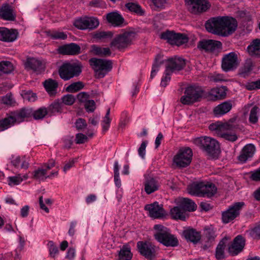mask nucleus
Listing matches in <instances>:
<instances>
[{"mask_svg":"<svg viewBox=\"0 0 260 260\" xmlns=\"http://www.w3.org/2000/svg\"><path fill=\"white\" fill-rule=\"evenodd\" d=\"M222 44L220 41L213 40H204L200 41L198 44V47L201 50L206 52H214L220 49Z\"/></svg>","mask_w":260,"mask_h":260,"instance_id":"obj_19","label":"nucleus"},{"mask_svg":"<svg viewBox=\"0 0 260 260\" xmlns=\"http://www.w3.org/2000/svg\"><path fill=\"white\" fill-rule=\"evenodd\" d=\"M61 61H58L52 64L58 67V72L60 78L64 81H68L74 77L79 76L82 72V66L77 63L65 61L60 64Z\"/></svg>","mask_w":260,"mask_h":260,"instance_id":"obj_2","label":"nucleus"},{"mask_svg":"<svg viewBox=\"0 0 260 260\" xmlns=\"http://www.w3.org/2000/svg\"><path fill=\"white\" fill-rule=\"evenodd\" d=\"M13 66L10 61H2L0 62V74H9L13 70Z\"/></svg>","mask_w":260,"mask_h":260,"instance_id":"obj_42","label":"nucleus"},{"mask_svg":"<svg viewBox=\"0 0 260 260\" xmlns=\"http://www.w3.org/2000/svg\"><path fill=\"white\" fill-rule=\"evenodd\" d=\"M205 234L207 239L210 242L214 241L217 236L215 231L212 228H206Z\"/></svg>","mask_w":260,"mask_h":260,"instance_id":"obj_49","label":"nucleus"},{"mask_svg":"<svg viewBox=\"0 0 260 260\" xmlns=\"http://www.w3.org/2000/svg\"><path fill=\"white\" fill-rule=\"evenodd\" d=\"M80 47L76 44L71 43L58 48L59 53L67 55H76L80 52Z\"/></svg>","mask_w":260,"mask_h":260,"instance_id":"obj_26","label":"nucleus"},{"mask_svg":"<svg viewBox=\"0 0 260 260\" xmlns=\"http://www.w3.org/2000/svg\"><path fill=\"white\" fill-rule=\"evenodd\" d=\"M245 204L243 202H237L230 206L229 208L222 213V221L224 223H228L233 220L239 214Z\"/></svg>","mask_w":260,"mask_h":260,"instance_id":"obj_11","label":"nucleus"},{"mask_svg":"<svg viewBox=\"0 0 260 260\" xmlns=\"http://www.w3.org/2000/svg\"><path fill=\"white\" fill-rule=\"evenodd\" d=\"M100 24V21L96 17L84 16L81 17L74 22V26L80 29L92 30L97 28Z\"/></svg>","mask_w":260,"mask_h":260,"instance_id":"obj_10","label":"nucleus"},{"mask_svg":"<svg viewBox=\"0 0 260 260\" xmlns=\"http://www.w3.org/2000/svg\"><path fill=\"white\" fill-rule=\"evenodd\" d=\"M144 189L147 194H150L158 190L160 185L154 178H146L144 183Z\"/></svg>","mask_w":260,"mask_h":260,"instance_id":"obj_27","label":"nucleus"},{"mask_svg":"<svg viewBox=\"0 0 260 260\" xmlns=\"http://www.w3.org/2000/svg\"><path fill=\"white\" fill-rule=\"evenodd\" d=\"M188 192L193 196L200 197L211 198L217 192V187L211 182H194L187 187Z\"/></svg>","mask_w":260,"mask_h":260,"instance_id":"obj_3","label":"nucleus"},{"mask_svg":"<svg viewBox=\"0 0 260 260\" xmlns=\"http://www.w3.org/2000/svg\"><path fill=\"white\" fill-rule=\"evenodd\" d=\"M59 253L58 247L50 241V256L55 257Z\"/></svg>","mask_w":260,"mask_h":260,"instance_id":"obj_59","label":"nucleus"},{"mask_svg":"<svg viewBox=\"0 0 260 260\" xmlns=\"http://www.w3.org/2000/svg\"><path fill=\"white\" fill-rule=\"evenodd\" d=\"M245 243L244 238L241 235L237 236L232 245L229 247V252L232 255H236L243 249Z\"/></svg>","mask_w":260,"mask_h":260,"instance_id":"obj_20","label":"nucleus"},{"mask_svg":"<svg viewBox=\"0 0 260 260\" xmlns=\"http://www.w3.org/2000/svg\"><path fill=\"white\" fill-rule=\"evenodd\" d=\"M85 109L87 112H93L95 109V104L93 100H89L84 104Z\"/></svg>","mask_w":260,"mask_h":260,"instance_id":"obj_57","label":"nucleus"},{"mask_svg":"<svg viewBox=\"0 0 260 260\" xmlns=\"http://www.w3.org/2000/svg\"><path fill=\"white\" fill-rule=\"evenodd\" d=\"M137 247L140 253L149 260H152L155 257V247L150 242L146 241H139Z\"/></svg>","mask_w":260,"mask_h":260,"instance_id":"obj_14","label":"nucleus"},{"mask_svg":"<svg viewBox=\"0 0 260 260\" xmlns=\"http://www.w3.org/2000/svg\"><path fill=\"white\" fill-rule=\"evenodd\" d=\"M32 116V109L31 108H22L14 113L13 118L16 121H22L25 118Z\"/></svg>","mask_w":260,"mask_h":260,"instance_id":"obj_30","label":"nucleus"},{"mask_svg":"<svg viewBox=\"0 0 260 260\" xmlns=\"http://www.w3.org/2000/svg\"><path fill=\"white\" fill-rule=\"evenodd\" d=\"M132 257L131 248L127 245H124L119 252L117 260H131Z\"/></svg>","mask_w":260,"mask_h":260,"instance_id":"obj_34","label":"nucleus"},{"mask_svg":"<svg viewBox=\"0 0 260 260\" xmlns=\"http://www.w3.org/2000/svg\"><path fill=\"white\" fill-rule=\"evenodd\" d=\"M84 84L81 81L74 82L66 88V91L68 92H76L83 88Z\"/></svg>","mask_w":260,"mask_h":260,"instance_id":"obj_41","label":"nucleus"},{"mask_svg":"<svg viewBox=\"0 0 260 260\" xmlns=\"http://www.w3.org/2000/svg\"><path fill=\"white\" fill-rule=\"evenodd\" d=\"M160 38L162 39L167 40L168 42L172 45L178 46L186 43L188 41V38L186 35L169 31L162 32L161 34Z\"/></svg>","mask_w":260,"mask_h":260,"instance_id":"obj_12","label":"nucleus"},{"mask_svg":"<svg viewBox=\"0 0 260 260\" xmlns=\"http://www.w3.org/2000/svg\"><path fill=\"white\" fill-rule=\"evenodd\" d=\"M112 37V33L111 31H97L93 36V38L99 41H104L106 39L111 38Z\"/></svg>","mask_w":260,"mask_h":260,"instance_id":"obj_47","label":"nucleus"},{"mask_svg":"<svg viewBox=\"0 0 260 260\" xmlns=\"http://www.w3.org/2000/svg\"><path fill=\"white\" fill-rule=\"evenodd\" d=\"M180 205L185 211H193L197 208L196 204L188 198L182 199L180 201Z\"/></svg>","mask_w":260,"mask_h":260,"instance_id":"obj_35","label":"nucleus"},{"mask_svg":"<svg viewBox=\"0 0 260 260\" xmlns=\"http://www.w3.org/2000/svg\"><path fill=\"white\" fill-rule=\"evenodd\" d=\"M25 67L27 70H31L37 73H41L45 69L42 62L34 57L27 59L25 63Z\"/></svg>","mask_w":260,"mask_h":260,"instance_id":"obj_23","label":"nucleus"},{"mask_svg":"<svg viewBox=\"0 0 260 260\" xmlns=\"http://www.w3.org/2000/svg\"><path fill=\"white\" fill-rule=\"evenodd\" d=\"M12 165L17 168L20 167L22 169H26L28 167V162L25 156H16L12 160Z\"/></svg>","mask_w":260,"mask_h":260,"instance_id":"obj_37","label":"nucleus"},{"mask_svg":"<svg viewBox=\"0 0 260 260\" xmlns=\"http://www.w3.org/2000/svg\"><path fill=\"white\" fill-rule=\"evenodd\" d=\"M236 118L230 119L228 122L224 123H216L211 124L209 126V128L211 131H215L218 136H219V133L222 131H232L237 128L235 124Z\"/></svg>","mask_w":260,"mask_h":260,"instance_id":"obj_16","label":"nucleus"},{"mask_svg":"<svg viewBox=\"0 0 260 260\" xmlns=\"http://www.w3.org/2000/svg\"><path fill=\"white\" fill-rule=\"evenodd\" d=\"M194 143L213 158L217 157L219 152V145L218 142L210 137L198 138L194 140Z\"/></svg>","mask_w":260,"mask_h":260,"instance_id":"obj_6","label":"nucleus"},{"mask_svg":"<svg viewBox=\"0 0 260 260\" xmlns=\"http://www.w3.org/2000/svg\"><path fill=\"white\" fill-rule=\"evenodd\" d=\"M48 114V110L45 107H41L38 110H32V116L35 119L39 120L43 119Z\"/></svg>","mask_w":260,"mask_h":260,"instance_id":"obj_44","label":"nucleus"},{"mask_svg":"<svg viewBox=\"0 0 260 260\" xmlns=\"http://www.w3.org/2000/svg\"><path fill=\"white\" fill-rule=\"evenodd\" d=\"M192 156V152L190 148H181L173 157V165L179 168L186 167L190 164Z\"/></svg>","mask_w":260,"mask_h":260,"instance_id":"obj_7","label":"nucleus"},{"mask_svg":"<svg viewBox=\"0 0 260 260\" xmlns=\"http://www.w3.org/2000/svg\"><path fill=\"white\" fill-rule=\"evenodd\" d=\"M226 88L225 86L213 88L209 92V98L213 101L223 99L226 96Z\"/></svg>","mask_w":260,"mask_h":260,"instance_id":"obj_28","label":"nucleus"},{"mask_svg":"<svg viewBox=\"0 0 260 260\" xmlns=\"http://www.w3.org/2000/svg\"><path fill=\"white\" fill-rule=\"evenodd\" d=\"M183 234L187 240L193 243H197L201 239L200 233L192 229L184 231Z\"/></svg>","mask_w":260,"mask_h":260,"instance_id":"obj_29","label":"nucleus"},{"mask_svg":"<svg viewBox=\"0 0 260 260\" xmlns=\"http://www.w3.org/2000/svg\"><path fill=\"white\" fill-rule=\"evenodd\" d=\"M89 94L85 92H81L78 94L77 98V100L80 103H86L89 100Z\"/></svg>","mask_w":260,"mask_h":260,"instance_id":"obj_61","label":"nucleus"},{"mask_svg":"<svg viewBox=\"0 0 260 260\" xmlns=\"http://www.w3.org/2000/svg\"><path fill=\"white\" fill-rule=\"evenodd\" d=\"M62 103L66 105H72L75 101V98L74 95L72 94H67L62 98Z\"/></svg>","mask_w":260,"mask_h":260,"instance_id":"obj_55","label":"nucleus"},{"mask_svg":"<svg viewBox=\"0 0 260 260\" xmlns=\"http://www.w3.org/2000/svg\"><path fill=\"white\" fill-rule=\"evenodd\" d=\"M154 229L155 230L154 237L158 242L167 247H175L178 244L177 238L167 228L161 224H155Z\"/></svg>","mask_w":260,"mask_h":260,"instance_id":"obj_4","label":"nucleus"},{"mask_svg":"<svg viewBox=\"0 0 260 260\" xmlns=\"http://www.w3.org/2000/svg\"><path fill=\"white\" fill-rule=\"evenodd\" d=\"M87 140V137L86 135L79 133L76 136L75 141L77 144H83Z\"/></svg>","mask_w":260,"mask_h":260,"instance_id":"obj_63","label":"nucleus"},{"mask_svg":"<svg viewBox=\"0 0 260 260\" xmlns=\"http://www.w3.org/2000/svg\"><path fill=\"white\" fill-rule=\"evenodd\" d=\"M49 166H47L46 169L39 168L34 172V177L39 180H44L47 178L48 169Z\"/></svg>","mask_w":260,"mask_h":260,"instance_id":"obj_40","label":"nucleus"},{"mask_svg":"<svg viewBox=\"0 0 260 260\" xmlns=\"http://www.w3.org/2000/svg\"><path fill=\"white\" fill-rule=\"evenodd\" d=\"M188 10L193 14L206 11L211 7L207 0H185Z\"/></svg>","mask_w":260,"mask_h":260,"instance_id":"obj_13","label":"nucleus"},{"mask_svg":"<svg viewBox=\"0 0 260 260\" xmlns=\"http://www.w3.org/2000/svg\"><path fill=\"white\" fill-rule=\"evenodd\" d=\"M51 37L54 39H61L64 40L67 38V36L63 32L54 31L53 32L51 35Z\"/></svg>","mask_w":260,"mask_h":260,"instance_id":"obj_60","label":"nucleus"},{"mask_svg":"<svg viewBox=\"0 0 260 260\" xmlns=\"http://www.w3.org/2000/svg\"><path fill=\"white\" fill-rule=\"evenodd\" d=\"M8 183L10 185H18L23 180V179L20 175L8 178Z\"/></svg>","mask_w":260,"mask_h":260,"instance_id":"obj_54","label":"nucleus"},{"mask_svg":"<svg viewBox=\"0 0 260 260\" xmlns=\"http://www.w3.org/2000/svg\"><path fill=\"white\" fill-rule=\"evenodd\" d=\"M61 109V103L58 101H55L51 105H50V114H55V113L60 112Z\"/></svg>","mask_w":260,"mask_h":260,"instance_id":"obj_53","label":"nucleus"},{"mask_svg":"<svg viewBox=\"0 0 260 260\" xmlns=\"http://www.w3.org/2000/svg\"><path fill=\"white\" fill-rule=\"evenodd\" d=\"M110 112V109H108L102 122V125L104 131H107L110 126V124L111 122V119L109 117Z\"/></svg>","mask_w":260,"mask_h":260,"instance_id":"obj_50","label":"nucleus"},{"mask_svg":"<svg viewBox=\"0 0 260 260\" xmlns=\"http://www.w3.org/2000/svg\"><path fill=\"white\" fill-rule=\"evenodd\" d=\"M251 56L260 57V39L254 40L247 47Z\"/></svg>","mask_w":260,"mask_h":260,"instance_id":"obj_32","label":"nucleus"},{"mask_svg":"<svg viewBox=\"0 0 260 260\" xmlns=\"http://www.w3.org/2000/svg\"><path fill=\"white\" fill-rule=\"evenodd\" d=\"M185 60L181 57H175L168 59L166 66L167 74L182 70L185 66Z\"/></svg>","mask_w":260,"mask_h":260,"instance_id":"obj_15","label":"nucleus"},{"mask_svg":"<svg viewBox=\"0 0 260 260\" xmlns=\"http://www.w3.org/2000/svg\"><path fill=\"white\" fill-rule=\"evenodd\" d=\"M250 234L254 239L260 238V223L256 225L250 231Z\"/></svg>","mask_w":260,"mask_h":260,"instance_id":"obj_56","label":"nucleus"},{"mask_svg":"<svg viewBox=\"0 0 260 260\" xmlns=\"http://www.w3.org/2000/svg\"><path fill=\"white\" fill-rule=\"evenodd\" d=\"M2 103L6 105H12L13 102L12 95L11 93L7 94L4 96L2 99Z\"/></svg>","mask_w":260,"mask_h":260,"instance_id":"obj_58","label":"nucleus"},{"mask_svg":"<svg viewBox=\"0 0 260 260\" xmlns=\"http://www.w3.org/2000/svg\"><path fill=\"white\" fill-rule=\"evenodd\" d=\"M125 7L131 12L134 13L137 15L143 16L145 14V11L141 6L137 3H128L125 4Z\"/></svg>","mask_w":260,"mask_h":260,"instance_id":"obj_36","label":"nucleus"},{"mask_svg":"<svg viewBox=\"0 0 260 260\" xmlns=\"http://www.w3.org/2000/svg\"><path fill=\"white\" fill-rule=\"evenodd\" d=\"M255 152V146L252 144H248L241 150L238 159L240 162L244 163L253 156Z\"/></svg>","mask_w":260,"mask_h":260,"instance_id":"obj_21","label":"nucleus"},{"mask_svg":"<svg viewBox=\"0 0 260 260\" xmlns=\"http://www.w3.org/2000/svg\"><path fill=\"white\" fill-rule=\"evenodd\" d=\"M250 178L255 181H260V168L251 172Z\"/></svg>","mask_w":260,"mask_h":260,"instance_id":"obj_64","label":"nucleus"},{"mask_svg":"<svg viewBox=\"0 0 260 260\" xmlns=\"http://www.w3.org/2000/svg\"><path fill=\"white\" fill-rule=\"evenodd\" d=\"M207 30L213 34L227 37L232 34L237 27L235 19L228 16L213 18L206 22Z\"/></svg>","mask_w":260,"mask_h":260,"instance_id":"obj_1","label":"nucleus"},{"mask_svg":"<svg viewBox=\"0 0 260 260\" xmlns=\"http://www.w3.org/2000/svg\"><path fill=\"white\" fill-rule=\"evenodd\" d=\"M76 127L78 130H82L87 126L86 121L82 118H79L75 123Z\"/></svg>","mask_w":260,"mask_h":260,"instance_id":"obj_62","label":"nucleus"},{"mask_svg":"<svg viewBox=\"0 0 260 260\" xmlns=\"http://www.w3.org/2000/svg\"><path fill=\"white\" fill-rule=\"evenodd\" d=\"M21 95L23 99L27 100L30 102H34L37 100L36 93H34L31 90H23L22 91Z\"/></svg>","mask_w":260,"mask_h":260,"instance_id":"obj_45","label":"nucleus"},{"mask_svg":"<svg viewBox=\"0 0 260 260\" xmlns=\"http://www.w3.org/2000/svg\"><path fill=\"white\" fill-rule=\"evenodd\" d=\"M259 111V108L256 106H254L251 109L249 115V121L251 123H255L257 121Z\"/></svg>","mask_w":260,"mask_h":260,"instance_id":"obj_48","label":"nucleus"},{"mask_svg":"<svg viewBox=\"0 0 260 260\" xmlns=\"http://www.w3.org/2000/svg\"><path fill=\"white\" fill-rule=\"evenodd\" d=\"M58 83L56 80L50 79V96H54L57 93Z\"/></svg>","mask_w":260,"mask_h":260,"instance_id":"obj_51","label":"nucleus"},{"mask_svg":"<svg viewBox=\"0 0 260 260\" xmlns=\"http://www.w3.org/2000/svg\"><path fill=\"white\" fill-rule=\"evenodd\" d=\"M0 17L4 20L13 21L15 16L13 14V10L9 5L3 6L0 10Z\"/></svg>","mask_w":260,"mask_h":260,"instance_id":"obj_31","label":"nucleus"},{"mask_svg":"<svg viewBox=\"0 0 260 260\" xmlns=\"http://www.w3.org/2000/svg\"><path fill=\"white\" fill-rule=\"evenodd\" d=\"M185 211L179 205V206L174 207L171 209L170 214L173 219L184 220L185 219Z\"/></svg>","mask_w":260,"mask_h":260,"instance_id":"obj_33","label":"nucleus"},{"mask_svg":"<svg viewBox=\"0 0 260 260\" xmlns=\"http://www.w3.org/2000/svg\"><path fill=\"white\" fill-rule=\"evenodd\" d=\"M253 62L251 59H246L244 66L242 69L243 74H247L250 72L252 69Z\"/></svg>","mask_w":260,"mask_h":260,"instance_id":"obj_52","label":"nucleus"},{"mask_svg":"<svg viewBox=\"0 0 260 260\" xmlns=\"http://www.w3.org/2000/svg\"><path fill=\"white\" fill-rule=\"evenodd\" d=\"M106 19L108 23L114 27H122L126 24L123 17L117 12L108 13Z\"/></svg>","mask_w":260,"mask_h":260,"instance_id":"obj_22","label":"nucleus"},{"mask_svg":"<svg viewBox=\"0 0 260 260\" xmlns=\"http://www.w3.org/2000/svg\"><path fill=\"white\" fill-rule=\"evenodd\" d=\"M145 210L149 212V216L153 218H160L166 214L162 205H159L156 202L145 205Z\"/></svg>","mask_w":260,"mask_h":260,"instance_id":"obj_18","label":"nucleus"},{"mask_svg":"<svg viewBox=\"0 0 260 260\" xmlns=\"http://www.w3.org/2000/svg\"><path fill=\"white\" fill-rule=\"evenodd\" d=\"M89 63L98 78H104L112 68V62L110 60L91 58Z\"/></svg>","mask_w":260,"mask_h":260,"instance_id":"obj_5","label":"nucleus"},{"mask_svg":"<svg viewBox=\"0 0 260 260\" xmlns=\"http://www.w3.org/2000/svg\"><path fill=\"white\" fill-rule=\"evenodd\" d=\"M238 65L237 55L231 52L224 56L222 59L221 67L223 71L228 72L236 68Z\"/></svg>","mask_w":260,"mask_h":260,"instance_id":"obj_17","label":"nucleus"},{"mask_svg":"<svg viewBox=\"0 0 260 260\" xmlns=\"http://www.w3.org/2000/svg\"><path fill=\"white\" fill-rule=\"evenodd\" d=\"M225 244L223 240L220 241L216 249L215 256L217 259H222L224 258V248Z\"/></svg>","mask_w":260,"mask_h":260,"instance_id":"obj_43","label":"nucleus"},{"mask_svg":"<svg viewBox=\"0 0 260 260\" xmlns=\"http://www.w3.org/2000/svg\"><path fill=\"white\" fill-rule=\"evenodd\" d=\"M228 131H222L219 133V137L224 139L231 142H234L237 140L238 137L237 135L234 133H229Z\"/></svg>","mask_w":260,"mask_h":260,"instance_id":"obj_46","label":"nucleus"},{"mask_svg":"<svg viewBox=\"0 0 260 260\" xmlns=\"http://www.w3.org/2000/svg\"><path fill=\"white\" fill-rule=\"evenodd\" d=\"M203 93V90L199 86H189L185 89L184 95L181 98L180 102L184 105L191 104L199 101Z\"/></svg>","mask_w":260,"mask_h":260,"instance_id":"obj_8","label":"nucleus"},{"mask_svg":"<svg viewBox=\"0 0 260 260\" xmlns=\"http://www.w3.org/2000/svg\"><path fill=\"white\" fill-rule=\"evenodd\" d=\"M15 118L10 116L0 120V131H4L14 124Z\"/></svg>","mask_w":260,"mask_h":260,"instance_id":"obj_38","label":"nucleus"},{"mask_svg":"<svg viewBox=\"0 0 260 260\" xmlns=\"http://www.w3.org/2000/svg\"><path fill=\"white\" fill-rule=\"evenodd\" d=\"M18 32L16 30L9 29L5 27H0V40L11 42L17 38Z\"/></svg>","mask_w":260,"mask_h":260,"instance_id":"obj_24","label":"nucleus"},{"mask_svg":"<svg viewBox=\"0 0 260 260\" xmlns=\"http://www.w3.org/2000/svg\"><path fill=\"white\" fill-rule=\"evenodd\" d=\"M163 63L162 57L160 54H157L155 58L154 63L152 68L151 78H153L159 70L160 66Z\"/></svg>","mask_w":260,"mask_h":260,"instance_id":"obj_39","label":"nucleus"},{"mask_svg":"<svg viewBox=\"0 0 260 260\" xmlns=\"http://www.w3.org/2000/svg\"><path fill=\"white\" fill-rule=\"evenodd\" d=\"M136 37L133 31H126L117 35L111 43V45L119 49L127 47L131 45Z\"/></svg>","mask_w":260,"mask_h":260,"instance_id":"obj_9","label":"nucleus"},{"mask_svg":"<svg viewBox=\"0 0 260 260\" xmlns=\"http://www.w3.org/2000/svg\"><path fill=\"white\" fill-rule=\"evenodd\" d=\"M233 107L232 102L231 101L224 102L217 106L213 109V114L216 117H220L226 114L232 109Z\"/></svg>","mask_w":260,"mask_h":260,"instance_id":"obj_25","label":"nucleus"}]
</instances>
